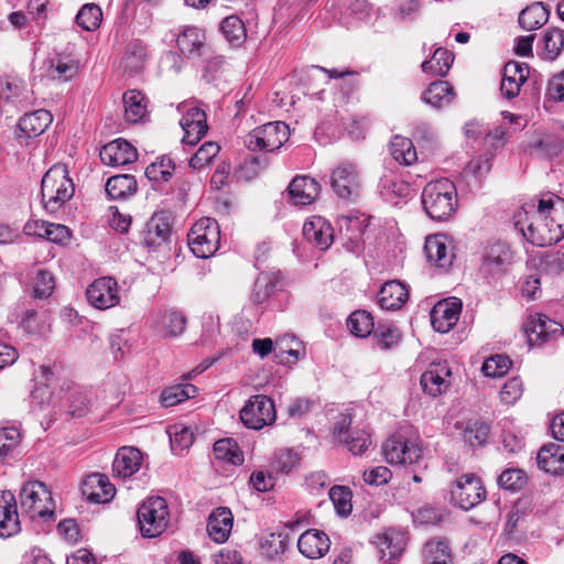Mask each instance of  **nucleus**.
<instances>
[{
  "label": "nucleus",
  "mask_w": 564,
  "mask_h": 564,
  "mask_svg": "<svg viewBox=\"0 0 564 564\" xmlns=\"http://www.w3.org/2000/svg\"><path fill=\"white\" fill-rule=\"evenodd\" d=\"M196 120L191 127H182L184 130L183 142L186 144H196L207 132V117L205 112H196Z\"/></svg>",
  "instance_id": "nucleus-59"
},
{
  "label": "nucleus",
  "mask_w": 564,
  "mask_h": 564,
  "mask_svg": "<svg viewBox=\"0 0 564 564\" xmlns=\"http://www.w3.org/2000/svg\"><path fill=\"white\" fill-rule=\"evenodd\" d=\"M142 453L135 447H121L113 459L112 469L115 476L126 479L140 470Z\"/></svg>",
  "instance_id": "nucleus-28"
},
{
  "label": "nucleus",
  "mask_w": 564,
  "mask_h": 564,
  "mask_svg": "<svg viewBox=\"0 0 564 564\" xmlns=\"http://www.w3.org/2000/svg\"><path fill=\"white\" fill-rule=\"evenodd\" d=\"M214 455L217 460L232 464L235 466L243 463V454L232 438H223L214 444Z\"/></svg>",
  "instance_id": "nucleus-44"
},
{
  "label": "nucleus",
  "mask_w": 564,
  "mask_h": 564,
  "mask_svg": "<svg viewBox=\"0 0 564 564\" xmlns=\"http://www.w3.org/2000/svg\"><path fill=\"white\" fill-rule=\"evenodd\" d=\"M424 251L429 262L441 269H448L455 258L453 241L442 234L427 237Z\"/></svg>",
  "instance_id": "nucleus-18"
},
{
  "label": "nucleus",
  "mask_w": 564,
  "mask_h": 564,
  "mask_svg": "<svg viewBox=\"0 0 564 564\" xmlns=\"http://www.w3.org/2000/svg\"><path fill=\"white\" fill-rule=\"evenodd\" d=\"M330 186L340 199L352 200L357 198L362 186L358 166L350 161L340 162L332 172Z\"/></svg>",
  "instance_id": "nucleus-9"
},
{
  "label": "nucleus",
  "mask_w": 564,
  "mask_h": 564,
  "mask_svg": "<svg viewBox=\"0 0 564 564\" xmlns=\"http://www.w3.org/2000/svg\"><path fill=\"white\" fill-rule=\"evenodd\" d=\"M279 275L274 272H261L254 281L251 301L262 304L275 292L279 284Z\"/></svg>",
  "instance_id": "nucleus-38"
},
{
  "label": "nucleus",
  "mask_w": 564,
  "mask_h": 564,
  "mask_svg": "<svg viewBox=\"0 0 564 564\" xmlns=\"http://www.w3.org/2000/svg\"><path fill=\"white\" fill-rule=\"evenodd\" d=\"M409 299L406 286L399 281L384 283L378 294V304L383 310L395 311L403 306Z\"/></svg>",
  "instance_id": "nucleus-31"
},
{
  "label": "nucleus",
  "mask_w": 564,
  "mask_h": 564,
  "mask_svg": "<svg viewBox=\"0 0 564 564\" xmlns=\"http://www.w3.org/2000/svg\"><path fill=\"white\" fill-rule=\"evenodd\" d=\"M175 170L173 160L167 155H162L155 162L149 164L145 169V176L154 183L161 184L169 182Z\"/></svg>",
  "instance_id": "nucleus-46"
},
{
  "label": "nucleus",
  "mask_w": 564,
  "mask_h": 564,
  "mask_svg": "<svg viewBox=\"0 0 564 564\" xmlns=\"http://www.w3.org/2000/svg\"><path fill=\"white\" fill-rule=\"evenodd\" d=\"M377 345L380 349H390L397 345L401 335L397 327L390 324H380L375 330Z\"/></svg>",
  "instance_id": "nucleus-61"
},
{
  "label": "nucleus",
  "mask_w": 564,
  "mask_h": 564,
  "mask_svg": "<svg viewBox=\"0 0 564 564\" xmlns=\"http://www.w3.org/2000/svg\"><path fill=\"white\" fill-rule=\"evenodd\" d=\"M220 147L212 141L205 142L189 160V166L199 170L209 164L218 154Z\"/></svg>",
  "instance_id": "nucleus-55"
},
{
  "label": "nucleus",
  "mask_w": 564,
  "mask_h": 564,
  "mask_svg": "<svg viewBox=\"0 0 564 564\" xmlns=\"http://www.w3.org/2000/svg\"><path fill=\"white\" fill-rule=\"evenodd\" d=\"M170 512L164 498L149 497L138 509V524L144 538L161 535L167 528Z\"/></svg>",
  "instance_id": "nucleus-4"
},
{
  "label": "nucleus",
  "mask_w": 564,
  "mask_h": 564,
  "mask_svg": "<svg viewBox=\"0 0 564 564\" xmlns=\"http://www.w3.org/2000/svg\"><path fill=\"white\" fill-rule=\"evenodd\" d=\"M289 137V126L282 121H274L250 131L245 137L243 143L250 151L273 152L279 150Z\"/></svg>",
  "instance_id": "nucleus-7"
},
{
  "label": "nucleus",
  "mask_w": 564,
  "mask_h": 564,
  "mask_svg": "<svg viewBox=\"0 0 564 564\" xmlns=\"http://www.w3.org/2000/svg\"><path fill=\"white\" fill-rule=\"evenodd\" d=\"M405 535L397 530L389 529L376 535L375 544L381 553V558L391 562L401 555L405 547Z\"/></svg>",
  "instance_id": "nucleus-29"
},
{
  "label": "nucleus",
  "mask_w": 564,
  "mask_h": 564,
  "mask_svg": "<svg viewBox=\"0 0 564 564\" xmlns=\"http://www.w3.org/2000/svg\"><path fill=\"white\" fill-rule=\"evenodd\" d=\"M531 205H538V199H531L525 203L519 210L513 215L514 227L522 234L527 241H529V225L532 224L533 227H545V223L549 219H544V217H535L533 213H529Z\"/></svg>",
  "instance_id": "nucleus-43"
},
{
  "label": "nucleus",
  "mask_w": 564,
  "mask_h": 564,
  "mask_svg": "<svg viewBox=\"0 0 564 564\" xmlns=\"http://www.w3.org/2000/svg\"><path fill=\"white\" fill-rule=\"evenodd\" d=\"M90 305L98 310H107L119 304L120 296L118 283L110 276L95 280L86 290Z\"/></svg>",
  "instance_id": "nucleus-13"
},
{
  "label": "nucleus",
  "mask_w": 564,
  "mask_h": 564,
  "mask_svg": "<svg viewBox=\"0 0 564 564\" xmlns=\"http://www.w3.org/2000/svg\"><path fill=\"white\" fill-rule=\"evenodd\" d=\"M527 482V476L522 469L508 468L498 477V485L507 490H520Z\"/></svg>",
  "instance_id": "nucleus-60"
},
{
  "label": "nucleus",
  "mask_w": 564,
  "mask_h": 564,
  "mask_svg": "<svg viewBox=\"0 0 564 564\" xmlns=\"http://www.w3.org/2000/svg\"><path fill=\"white\" fill-rule=\"evenodd\" d=\"M423 391L436 398L445 392L452 383V370L446 361H433L422 373L420 380Z\"/></svg>",
  "instance_id": "nucleus-14"
},
{
  "label": "nucleus",
  "mask_w": 564,
  "mask_h": 564,
  "mask_svg": "<svg viewBox=\"0 0 564 564\" xmlns=\"http://www.w3.org/2000/svg\"><path fill=\"white\" fill-rule=\"evenodd\" d=\"M20 531L15 497L11 491L0 492V536L8 538Z\"/></svg>",
  "instance_id": "nucleus-24"
},
{
  "label": "nucleus",
  "mask_w": 564,
  "mask_h": 564,
  "mask_svg": "<svg viewBox=\"0 0 564 564\" xmlns=\"http://www.w3.org/2000/svg\"><path fill=\"white\" fill-rule=\"evenodd\" d=\"M563 148V141L554 134H543L529 143L527 151L530 155L555 156Z\"/></svg>",
  "instance_id": "nucleus-41"
},
{
  "label": "nucleus",
  "mask_w": 564,
  "mask_h": 564,
  "mask_svg": "<svg viewBox=\"0 0 564 564\" xmlns=\"http://www.w3.org/2000/svg\"><path fill=\"white\" fill-rule=\"evenodd\" d=\"M137 188V180L130 174L111 176L106 183V193L111 199H126L132 196Z\"/></svg>",
  "instance_id": "nucleus-34"
},
{
  "label": "nucleus",
  "mask_w": 564,
  "mask_h": 564,
  "mask_svg": "<svg viewBox=\"0 0 564 564\" xmlns=\"http://www.w3.org/2000/svg\"><path fill=\"white\" fill-rule=\"evenodd\" d=\"M289 540L286 530L276 533H268L263 535L260 541L261 552L268 558H273L285 551Z\"/></svg>",
  "instance_id": "nucleus-45"
},
{
  "label": "nucleus",
  "mask_w": 564,
  "mask_h": 564,
  "mask_svg": "<svg viewBox=\"0 0 564 564\" xmlns=\"http://www.w3.org/2000/svg\"><path fill=\"white\" fill-rule=\"evenodd\" d=\"M305 239L319 250H326L333 242V228L330 224L321 216L312 217L303 226Z\"/></svg>",
  "instance_id": "nucleus-26"
},
{
  "label": "nucleus",
  "mask_w": 564,
  "mask_h": 564,
  "mask_svg": "<svg viewBox=\"0 0 564 564\" xmlns=\"http://www.w3.org/2000/svg\"><path fill=\"white\" fill-rule=\"evenodd\" d=\"M347 326L352 335L364 338L371 334L375 323L370 313L356 311L349 316Z\"/></svg>",
  "instance_id": "nucleus-51"
},
{
  "label": "nucleus",
  "mask_w": 564,
  "mask_h": 564,
  "mask_svg": "<svg viewBox=\"0 0 564 564\" xmlns=\"http://www.w3.org/2000/svg\"><path fill=\"white\" fill-rule=\"evenodd\" d=\"M74 182L64 164L53 165L42 177V205L50 214L58 212L74 196Z\"/></svg>",
  "instance_id": "nucleus-2"
},
{
  "label": "nucleus",
  "mask_w": 564,
  "mask_h": 564,
  "mask_svg": "<svg viewBox=\"0 0 564 564\" xmlns=\"http://www.w3.org/2000/svg\"><path fill=\"white\" fill-rule=\"evenodd\" d=\"M147 58V46L140 41H132L126 46L121 57V66L126 70H140L145 66Z\"/></svg>",
  "instance_id": "nucleus-39"
},
{
  "label": "nucleus",
  "mask_w": 564,
  "mask_h": 564,
  "mask_svg": "<svg viewBox=\"0 0 564 564\" xmlns=\"http://www.w3.org/2000/svg\"><path fill=\"white\" fill-rule=\"evenodd\" d=\"M102 21V11L95 3L84 4L76 15V23L85 31H95Z\"/></svg>",
  "instance_id": "nucleus-48"
},
{
  "label": "nucleus",
  "mask_w": 564,
  "mask_h": 564,
  "mask_svg": "<svg viewBox=\"0 0 564 564\" xmlns=\"http://www.w3.org/2000/svg\"><path fill=\"white\" fill-rule=\"evenodd\" d=\"M82 491L90 502L107 503L115 497L116 488L106 475L95 473L84 479Z\"/></svg>",
  "instance_id": "nucleus-20"
},
{
  "label": "nucleus",
  "mask_w": 564,
  "mask_h": 564,
  "mask_svg": "<svg viewBox=\"0 0 564 564\" xmlns=\"http://www.w3.org/2000/svg\"><path fill=\"white\" fill-rule=\"evenodd\" d=\"M170 442L174 452H182L188 448L194 441L192 431L184 425H174L169 431Z\"/></svg>",
  "instance_id": "nucleus-57"
},
{
  "label": "nucleus",
  "mask_w": 564,
  "mask_h": 564,
  "mask_svg": "<svg viewBox=\"0 0 564 564\" xmlns=\"http://www.w3.org/2000/svg\"><path fill=\"white\" fill-rule=\"evenodd\" d=\"M544 54L547 59H555L564 47V35L558 29L547 30L543 35Z\"/></svg>",
  "instance_id": "nucleus-54"
},
{
  "label": "nucleus",
  "mask_w": 564,
  "mask_h": 564,
  "mask_svg": "<svg viewBox=\"0 0 564 564\" xmlns=\"http://www.w3.org/2000/svg\"><path fill=\"white\" fill-rule=\"evenodd\" d=\"M321 186L312 177L296 176L289 185V194L294 205H310L319 194Z\"/></svg>",
  "instance_id": "nucleus-30"
},
{
  "label": "nucleus",
  "mask_w": 564,
  "mask_h": 564,
  "mask_svg": "<svg viewBox=\"0 0 564 564\" xmlns=\"http://www.w3.org/2000/svg\"><path fill=\"white\" fill-rule=\"evenodd\" d=\"M242 424L251 430H261L275 422L276 411L273 401L263 394L250 397L239 412Z\"/></svg>",
  "instance_id": "nucleus-8"
},
{
  "label": "nucleus",
  "mask_w": 564,
  "mask_h": 564,
  "mask_svg": "<svg viewBox=\"0 0 564 564\" xmlns=\"http://www.w3.org/2000/svg\"><path fill=\"white\" fill-rule=\"evenodd\" d=\"M197 393V388L191 383L174 384L165 388L160 395V403L164 408H171L178 403L194 398Z\"/></svg>",
  "instance_id": "nucleus-42"
},
{
  "label": "nucleus",
  "mask_w": 564,
  "mask_h": 564,
  "mask_svg": "<svg viewBox=\"0 0 564 564\" xmlns=\"http://www.w3.org/2000/svg\"><path fill=\"white\" fill-rule=\"evenodd\" d=\"M550 11L542 2H534L524 8L519 14V24L525 31H534L549 20Z\"/></svg>",
  "instance_id": "nucleus-35"
},
{
  "label": "nucleus",
  "mask_w": 564,
  "mask_h": 564,
  "mask_svg": "<svg viewBox=\"0 0 564 564\" xmlns=\"http://www.w3.org/2000/svg\"><path fill=\"white\" fill-rule=\"evenodd\" d=\"M454 98L452 85L445 80L432 83L423 93L422 99L436 108H442L451 104Z\"/></svg>",
  "instance_id": "nucleus-37"
},
{
  "label": "nucleus",
  "mask_w": 564,
  "mask_h": 564,
  "mask_svg": "<svg viewBox=\"0 0 564 564\" xmlns=\"http://www.w3.org/2000/svg\"><path fill=\"white\" fill-rule=\"evenodd\" d=\"M510 365L511 361L507 356L496 355L484 362L481 370L486 377L496 378L507 373Z\"/></svg>",
  "instance_id": "nucleus-62"
},
{
  "label": "nucleus",
  "mask_w": 564,
  "mask_h": 564,
  "mask_svg": "<svg viewBox=\"0 0 564 564\" xmlns=\"http://www.w3.org/2000/svg\"><path fill=\"white\" fill-rule=\"evenodd\" d=\"M55 288V280L51 272L39 270L35 276L33 294L36 299L48 297Z\"/></svg>",
  "instance_id": "nucleus-63"
},
{
  "label": "nucleus",
  "mask_w": 564,
  "mask_h": 564,
  "mask_svg": "<svg viewBox=\"0 0 564 564\" xmlns=\"http://www.w3.org/2000/svg\"><path fill=\"white\" fill-rule=\"evenodd\" d=\"M67 403L68 412L73 417H83L90 410L91 399L82 388L73 387L67 395Z\"/></svg>",
  "instance_id": "nucleus-47"
},
{
  "label": "nucleus",
  "mask_w": 564,
  "mask_h": 564,
  "mask_svg": "<svg viewBox=\"0 0 564 564\" xmlns=\"http://www.w3.org/2000/svg\"><path fill=\"white\" fill-rule=\"evenodd\" d=\"M421 198L429 217L438 221L449 219L454 215L458 203L456 186L448 178L427 183L423 188Z\"/></svg>",
  "instance_id": "nucleus-3"
},
{
  "label": "nucleus",
  "mask_w": 564,
  "mask_h": 564,
  "mask_svg": "<svg viewBox=\"0 0 564 564\" xmlns=\"http://www.w3.org/2000/svg\"><path fill=\"white\" fill-rule=\"evenodd\" d=\"M390 153L400 164L411 165L417 160L416 150L409 138L394 135L390 141Z\"/></svg>",
  "instance_id": "nucleus-40"
},
{
  "label": "nucleus",
  "mask_w": 564,
  "mask_h": 564,
  "mask_svg": "<svg viewBox=\"0 0 564 564\" xmlns=\"http://www.w3.org/2000/svg\"><path fill=\"white\" fill-rule=\"evenodd\" d=\"M542 272L549 275H557L564 271V252L553 251L546 253L540 263Z\"/></svg>",
  "instance_id": "nucleus-64"
},
{
  "label": "nucleus",
  "mask_w": 564,
  "mask_h": 564,
  "mask_svg": "<svg viewBox=\"0 0 564 564\" xmlns=\"http://www.w3.org/2000/svg\"><path fill=\"white\" fill-rule=\"evenodd\" d=\"M462 302L458 299L441 301L431 311V323L438 333L449 332L458 322Z\"/></svg>",
  "instance_id": "nucleus-19"
},
{
  "label": "nucleus",
  "mask_w": 564,
  "mask_h": 564,
  "mask_svg": "<svg viewBox=\"0 0 564 564\" xmlns=\"http://www.w3.org/2000/svg\"><path fill=\"white\" fill-rule=\"evenodd\" d=\"M351 419L348 415H341L340 420L334 427V436L338 442L347 444L348 449L354 455L362 454L371 444L369 435L365 431L350 433L348 427Z\"/></svg>",
  "instance_id": "nucleus-22"
},
{
  "label": "nucleus",
  "mask_w": 564,
  "mask_h": 564,
  "mask_svg": "<svg viewBox=\"0 0 564 564\" xmlns=\"http://www.w3.org/2000/svg\"><path fill=\"white\" fill-rule=\"evenodd\" d=\"M489 425L478 420H469L464 423L463 437L470 446H478L486 443L489 435Z\"/></svg>",
  "instance_id": "nucleus-50"
},
{
  "label": "nucleus",
  "mask_w": 564,
  "mask_h": 564,
  "mask_svg": "<svg viewBox=\"0 0 564 564\" xmlns=\"http://www.w3.org/2000/svg\"><path fill=\"white\" fill-rule=\"evenodd\" d=\"M221 31L226 40L232 45H240L246 39V29L242 21L236 17H227L221 22Z\"/></svg>",
  "instance_id": "nucleus-53"
},
{
  "label": "nucleus",
  "mask_w": 564,
  "mask_h": 564,
  "mask_svg": "<svg viewBox=\"0 0 564 564\" xmlns=\"http://www.w3.org/2000/svg\"><path fill=\"white\" fill-rule=\"evenodd\" d=\"M538 465L541 469L550 474L564 473V446L550 443L541 447L536 456Z\"/></svg>",
  "instance_id": "nucleus-32"
},
{
  "label": "nucleus",
  "mask_w": 564,
  "mask_h": 564,
  "mask_svg": "<svg viewBox=\"0 0 564 564\" xmlns=\"http://www.w3.org/2000/svg\"><path fill=\"white\" fill-rule=\"evenodd\" d=\"M172 232V214L160 210L152 215L145 225L143 242L148 248L156 249L166 243Z\"/></svg>",
  "instance_id": "nucleus-17"
},
{
  "label": "nucleus",
  "mask_w": 564,
  "mask_h": 564,
  "mask_svg": "<svg viewBox=\"0 0 564 564\" xmlns=\"http://www.w3.org/2000/svg\"><path fill=\"white\" fill-rule=\"evenodd\" d=\"M234 524V516L229 508L215 509L207 521V531L213 541L224 543L228 540Z\"/></svg>",
  "instance_id": "nucleus-27"
},
{
  "label": "nucleus",
  "mask_w": 564,
  "mask_h": 564,
  "mask_svg": "<svg viewBox=\"0 0 564 564\" xmlns=\"http://www.w3.org/2000/svg\"><path fill=\"white\" fill-rule=\"evenodd\" d=\"M187 318L177 310L159 311L151 315L150 327L163 338H175L186 329Z\"/></svg>",
  "instance_id": "nucleus-16"
},
{
  "label": "nucleus",
  "mask_w": 564,
  "mask_h": 564,
  "mask_svg": "<svg viewBox=\"0 0 564 564\" xmlns=\"http://www.w3.org/2000/svg\"><path fill=\"white\" fill-rule=\"evenodd\" d=\"M176 43L183 54L199 55L205 48V34L196 26H185L177 35Z\"/></svg>",
  "instance_id": "nucleus-33"
},
{
  "label": "nucleus",
  "mask_w": 564,
  "mask_h": 564,
  "mask_svg": "<svg viewBox=\"0 0 564 564\" xmlns=\"http://www.w3.org/2000/svg\"><path fill=\"white\" fill-rule=\"evenodd\" d=\"M512 261L513 251L507 242L489 241L482 249L479 270L485 275L497 276L505 273Z\"/></svg>",
  "instance_id": "nucleus-11"
},
{
  "label": "nucleus",
  "mask_w": 564,
  "mask_h": 564,
  "mask_svg": "<svg viewBox=\"0 0 564 564\" xmlns=\"http://www.w3.org/2000/svg\"><path fill=\"white\" fill-rule=\"evenodd\" d=\"M424 554L429 564H452L451 550L445 541H429Z\"/></svg>",
  "instance_id": "nucleus-52"
},
{
  "label": "nucleus",
  "mask_w": 564,
  "mask_h": 564,
  "mask_svg": "<svg viewBox=\"0 0 564 564\" xmlns=\"http://www.w3.org/2000/svg\"><path fill=\"white\" fill-rule=\"evenodd\" d=\"M124 117L127 121L137 123L142 121L148 115L147 101L144 95L135 89L128 90L123 95Z\"/></svg>",
  "instance_id": "nucleus-36"
},
{
  "label": "nucleus",
  "mask_w": 564,
  "mask_h": 564,
  "mask_svg": "<svg viewBox=\"0 0 564 564\" xmlns=\"http://www.w3.org/2000/svg\"><path fill=\"white\" fill-rule=\"evenodd\" d=\"M454 54L446 48L435 50L429 61L422 63V70H449L454 62Z\"/></svg>",
  "instance_id": "nucleus-56"
},
{
  "label": "nucleus",
  "mask_w": 564,
  "mask_h": 564,
  "mask_svg": "<svg viewBox=\"0 0 564 564\" xmlns=\"http://www.w3.org/2000/svg\"><path fill=\"white\" fill-rule=\"evenodd\" d=\"M528 341L531 346L542 345L563 335V326L542 314L530 317L524 327Z\"/></svg>",
  "instance_id": "nucleus-15"
},
{
  "label": "nucleus",
  "mask_w": 564,
  "mask_h": 564,
  "mask_svg": "<svg viewBox=\"0 0 564 564\" xmlns=\"http://www.w3.org/2000/svg\"><path fill=\"white\" fill-rule=\"evenodd\" d=\"M53 121V116L45 109H39L29 113H25L20 118L19 139H32L41 135L50 127Z\"/></svg>",
  "instance_id": "nucleus-25"
},
{
  "label": "nucleus",
  "mask_w": 564,
  "mask_h": 564,
  "mask_svg": "<svg viewBox=\"0 0 564 564\" xmlns=\"http://www.w3.org/2000/svg\"><path fill=\"white\" fill-rule=\"evenodd\" d=\"M21 441V433L19 429L2 427L0 429V462L10 455L17 448Z\"/></svg>",
  "instance_id": "nucleus-58"
},
{
  "label": "nucleus",
  "mask_w": 564,
  "mask_h": 564,
  "mask_svg": "<svg viewBox=\"0 0 564 564\" xmlns=\"http://www.w3.org/2000/svg\"><path fill=\"white\" fill-rule=\"evenodd\" d=\"M99 156L106 165L120 166L134 162L138 153L131 143L123 139H117L104 145Z\"/></svg>",
  "instance_id": "nucleus-21"
},
{
  "label": "nucleus",
  "mask_w": 564,
  "mask_h": 564,
  "mask_svg": "<svg viewBox=\"0 0 564 564\" xmlns=\"http://www.w3.org/2000/svg\"><path fill=\"white\" fill-rule=\"evenodd\" d=\"M188 246L197 258H209L215 254L220 243L218 223L209 217L197 220L187 235Z\"/></svg>",
  "instance_id": "nucleus-6"
},
{
  "label": "nucleus",
  "mask_w": 564,
  "mask_h": 564,
  "mask_svg": "<svg viewBox=\"0 0 564 564\" xmlns=\"http://www.w3.org/2000/svg\"><path fill=\"white\" fill-rule=\"evenodd\" d=\"M329 546L328 535L316 529L306 530L297 540V549L301 554L312 560L323 557L328 552Z\"/></svg>",
  "instance_id": "nucleus-23"
},
{
  "label": "nucleus",
  "mask_w": 564,
  "mask_h": 564,
  "mask_svg": "<svg viewBox=\"0 0 564 564\" xmlns=\"http://www.w3.org/2000/svg\"><path fill=\"white\" fill-rule=\"evenodd\" d=\"M20 506L31 519H50L55 509L51 491L41 481H31L21 488Z\"/></svg>",
  "instance_id": "nucleus-5"
},
{
  "label": "nucleus",
  "mask_w": 564,
  "mask_h": 564,
  "mask_svg": "<svg viewBox=\"0 0 564 564\" xmlns=\"http://www.w3.org/2000/svg\"><path fill=\"white\" fill-rule=\"evenodd\" d=\"M329 499L332 500L334 508L338 516L347 517L352 510V492L347 486H333L329 489Z\"/></svg>",
  "instance_id": "nucleus-49"
},
{
  "label": "nucleus",
  "mask_w": 564,
  "mask_h": 564,
  "mask_svg": "<svg viewBox=\"0 0 564 564\" xmlns=\"http://www.w3.org/2000/svg\"><path fill=\"white\" fill-rule=\"evenodd\" d=\"M383 454L390 464L413 465L422 458V448L416 442L393 435L384 443Z\"/></svg>",
  "instance_id": "nucleus-12"
},
{
  "label": "nucleus",
  "mask_w": 564,
  "mask_h": 564,
  "mask_svg": "<svg viewBox=\"0 0 564 564\" xmlns=\"http://www.w3.org/2000/svg\"><path fill=\"white\" fill-rule=\"evenodd\" d=\"M535 217L549 219L545 227L529 225V242L539 246H550L564 237V199L554 194H545L538 199V205L528 209Z\"/></svg>",
  "instance_id": "nucleus-1"
},
{
  "label": "nucleus",
  "mask_w": 564,
  "mask_h": 564,
  "mask_svg": "<svg viewBox=\"0 0 564 564\" xmlns=\"http://www.w3.org/2000/svg\"><path fill=\"white\" fill-rule=\"evenodd\" d=\"M485 498L486 489L474 474L460 476L451 488V502L463 510H470Z\"/></svg>",
  "instance_id": "nucleus-10"
}]
</instances>
